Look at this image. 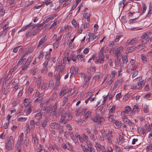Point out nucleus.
Wrapping results in <instances>:
<instances>
[{
  "mask_svg": "<svg viewBox=\"0 0 152 152\" xmlns=\"http://www.w3.org/2000/svg\"><path fill=\"white\" fill-rule=\"evenodd\" d=\"M72 114L70 113H65L61 115V116L59 121V124H66L68 121L72 119Z\"/></svg>",
  "mask_w": 152,
  "mask_h": 152,
  "instance_id": "obj_1",
  "label": "nucleus"
},
{
  "mask_svg": "<svg viewBox=\"0 0 152 152\" xmlns=\"http://www.w3.org/2000/svg\"><path fill=\"white\" fill-rule=\"evenodd\" d=\"M6 148L9 150H11L13 148L14 141L13 137L10 136L9 137L5 142Z\"/></svg>",
  "mask_w": 152,
  "mask_h": 152,
  "instance_id": "obj_2",
  "label": "nucleus"
},
{
  "mask_svg": "<svg viewBox=\"0 0 152 152\" xmlns=\"http://www.w3.org/2000/svg\"><path fill=\"white\" fill-rule=\"evenodd\" d=\"M104 49L103 47L101 48L98 55V58L95 61L96 64H103L104 63V56L103 54Z\"/></svg>",
  "mask_w": 152,
  "mask_h": 152,
  "instance_id": "obj_3",
  "label": "nucleus"
},
{
  "mask_svg": "<svg viewBox=\"0 0 152 152\" xmlns=\"http://www.w3.org/2000/svg\"><path fill=\"white\" fill-rule=\"evenodd\" d=\"M92 145L90 146H87L86 148L85 146L83 144H81V147L82 149L83 152H95L96 150L94 148L92 147Z\"/></svg>",
  "mask_w": 152,
  "mask_h": 152,
  "instance_id": "obj_4",
  "label": "nucleus"
},
{
  "mask_svg": "<svg viewBox=\"0 0 152 152\" xmlns=\"http://www.w3.org/2000/svg\"><path fill=\"white\" fill-rule=\"evenodd\" d=\"M142 77H139L133 80L134 81H138L137 84L138 86L139 87L138 88H139L140 89V88H142V86L144 85L145 83L144 81L142 80Z\"/></svg>",
  "mask_w": 152,
  "mask_h": 152,
  "instance_id": "obj_5",
  "label": "nucleus"
},
{
  "mask_svg": "<svg viewBox=\"0 0 152 152\" xmlns=\"http://www.w3.org/2000/svg\"><path fill=\"white\" fill-rule=\"evenodd\" d=\"M65 67L64 64L62 63H60L59 62L58 63L56 67V69L57 71H59L60 73L63 71Z\"/></svg>",
  "mask_w": 152,
  "mask_h": 152,
  "instance_id": "obj_6",
  "label": "nucleus"
},
{
  "mask_svg": "<svg viewBox=\"0 0 152 152\" xmlns=\"http://www.w3.org/2000/svg\"><path fill=\"white\" fill-rule=\"evenodd\" d=\"M124 49V47L122 46H121L118 48L116 51L115 52V55L117 58L122 56V54L121 51H122Z\"/></svg>",
  "mask_w": 152,
  "mask_h": 152,
  "instance_id": "obj_7",
  "label": "nucleus"
},
{
  "mask_svg": "<svg viewBox=\"0 0 152 152\" xmlns=\"http://www.w3.org/2000/svg\"><path fill=\"white\" fill-rule=\"evenodd\" d=\"M131 110V109L129 106H128L125 107L124 110L121 113V116H127Z\"/></svg>",
  "mask_w": 152,
  "mask_h": 152,
  "instance_id": "obj_8",
  "label": "nucleus"
},
{
  "mask_svg": "<svg viewBox=\"0 0 152 152\" xmlns=\"http://www.w3.org/2000/svg\"><path fill=\"white\" fill-rule=\"evenodd\" d=\"M56 15H51L49 16H47L45 17L44 19V22L45 23H47L48 22L52 20L56 17Z\"/></svg>",
  "mask_w": 152,
  "mask_h": 152,
  "instance_id": "obj_9",
  "label": "nucleus"
},
{
  "mask_svg": "<svg viewBox=\"0 0 152 152\" xmlns=\"http://www.w3.org/2000/svg\"><path fill=\"white\" fill-rule=\"evenodd\" d=\"M130 63L131 64V65L130 66V69L132 70H136L137 68L138 65H136L135 64L134 60V59H132Z\"/></svg>",
  "mask_w": 152,
  "mask_h": 152,
  "instance_id": "obj_10",
  "label": "nucleus"
},
{
  "mask_svg": "<svg viewBox=\"0 0 152 152\" xmlns=\"http://www.w3.org/2000/svg\"><path fill=\"white\" fill-rule=\"evenodd\" d=\"M113 132L112 131H108V132L107 133L106 137H107V139L109 143L112 142V138L113 137V135L112 133Z\"/></svg>",
  "mask_w": 152,
  "mask_h": 152,
  "instance_id": "obj_11",
  "label": "nucleus"
},
{
  "mask_svg": "<svg viewBox=\"0 0 152 152\" xmlns=\"http://www.w3.org/2000/svg\"><path fill=\"white\" fill-rule=\"evenodd\" d=\"M124 140V136L123 134L121 132L120 133L119 136L118 138L117 139V142L118 144H119L120 143L123 142Z\"/></svg>",
  "mask_w": 152,
  "mask_h": 152,
  "instance_id": "obj_12",
  "label": "nucleus"
},
{
  "mask_svg": "<svg viewBox=\"0 0 152 152\" xmlns=\"http://www.w3.org/2000/svg\"><path fill=\"white\" fill-rule=\"evenodd\" d=\"M45 37H43L39 41L38 45L37 47L41 48H42L44 46V42H45Z\"/></svg>",
  "mask_w": 152,
  "mask_h": 152,
  "instance_id": "obj_13",
  "label": "nucleus"
},
{
  "mask_svg": "<svg viewBox=\"0 0 152 152\" xmlns=\"http://www.w3.org/2000/svg\"><path fill=\"white\" fill-rule=\"evenodd\" d=\"M96 147L97 150L99 149L100 150H101L102 152H105V149L104 146L102 145L99 144L98 142H95Z\"/></svg>",
  "mask_w": 152,
  "mask_h": 152,
  "instance_id": "obj_14",
  "label": "nucleus"
},
{
  "mask_svg": "<svg viewBox=\"0 0 152 152\" xmlns=\"http://www.w3.org/2000/svg\"><path fill=\"white\" fill-rule=\"evenodd\" d=\"M83 137L84 139V140L87 146H90L91 145H92L91 143L90 142V141L88 140V137L85 134L83 135Z\"/></svg>",
  "mask_w": 152,
  "mask_h": 152,
  "instance_id": "obj_15",
  "label": "nucleus"
},
{
  "mask_svg": "<svg viewBox=\"0 0 152 152\" xmlns=\"http://www.w3.org/2000/svg\"><path fill=\"white\" fill-rule=\"evenodd\" d=\"M141 38L143 39L142 42H147L149 39V37L148 35L146 33H144L143 34V35L142 36Z\"/></svg>",
  "mask_w": 152,
  "mask_h": 152,
  "instance_id": "obj_16",
  "label": "nucleus"
},
{
  "mask_svg": "<svg viewBox=\"0 0 152 152\" xmlns=\"http://www.w3.org/2000/svg\"><path fill=\"white\" fill-rule=\"evenodd\" d=\"M88 36L89 37L88 40V41L89 42L93 41L97 37V36L95 34L91 33H89Z\"/></svg>",
  "mask_w": 152,
  "mask_h": 152,
  "instance_id": "obj_17",
  "label": "nucleus"
},
{
  "mask_svg": "<svg viewBox=\"0 0 152 152\" xmlns=\"http://www.w3.org/2000/svg\"><path fill=\"white\" fill-rule=\"evenodd\" d=\"M122 82V80L121 79L117 80L115 83L114 86L113 88L112 89V91H114L117 88L118 85L121 84Z\"/></svg>",
  "mask_w": 152,
  "mask_h": 152,
  "instance_id": "obj_18",
  "label": "nucleus"
},
{
  "mask_svg": "<svg viewBox=\"0 0 152 152\" xmlns=\"http://www.w3.org/2000/svg\"><path fill=\"white\" fill-rule=\"evenodd\" d=\"M48 121L49 120L48 118L47 117H45L44 120L42 121L41 122L42 126L43 128L45 127L47 125V124Z\"/></svg>",
  "mask_w": 152,
  "mask_h": 152,
  "instance_id": "obj_19",
  "label": "nucleus"
},
{
  "mask_svg": "<svg viewBox=\"0 0 152 152\" xmlns=\"http://www.w3.org/2000/svg\"><path fill=\"white\" fill-rule=\"evenodd\" d=\"M100 132L101 134V136H100V139L101 140L104 141V137H106L107 133H106L105 131L104 130H101Z\"/></svg>",
  "mask_w": 152,
  "mask_h": 152,
  "instance_id": "obj_20",
  "label": "nucleus"
},
{
  "mask_svg": "<svg viewBox=\"0 0 152 152\" xmlns=\"http://www.w3.org/2000/svg\"><path fill=\"white\" fill-rule=\"evenodd\" d=\"M79 68L77 67H75L74 66L72 67L70 70V72L72 74H76L78 71Z\"/></svg>",
  "mask_w": 152,
  "mask_h": 152,
  "instance_id": "obj_21",
  "label": "nucleus"
},
{
  "mask_svg": "<svg viewBox=\"0 0 152 152\" xmlns=\"http://www.w3.org/2000/svg\"><path fill=\"white\" fill-rule=\"evenodd\" d=\"M99 115L100 114L99 113H96L93 115L92 117L91 118V120L94 122H96L99 117Z\"/></svg>",
  "mask_w": 152,
  "mask_h": 152,
  "instance_id": "obj_22",
  "label": "nucleus"
},
{
  "mask_svg": "<svg viewBox=\"0 0 152 152\" xmlns=\"http://www.w3.org/2000/svg\"><path fill=\"white\" fill-rule=\"evenodd\" d=\"M60 126L56 122H53L50 125V127L52 129H57L59 128Z\"/></svg>",
  "mask_w": 152,
  "mask_h": 152,
  "instance_id": "obj_23",
  "label": "nucleus"
},
{
  "mask_svg": "<svg viewBox=\"0 0 152 152\" xmlns=\"http://www.w3.org/2000/svg\"><path fill=\"white\" fill-rule=\"evenodd\" d=\"M35 48L34 47H32L26 48V52L24 55L25 56L28 54H30L33 51Z\"/></svg>",
  "mask_w": 152,
  "mask_h": 152,
  "instance_id": "obj_24",
  "label": "nucleus"
},
{
  "mask_svg": "<svg viewBox=\"0 0 152 152\" xmlns=\"http://www.w3.org/2000/svg\"><path fill=\"white\" fill-rule=\"evenodd\" d=\"M22 143V142L19 141H18L17 142L16 147L18 152H20L21 151V149L22 148L21 146Z\"/></svg>",
  "mask_w": 152,
  "mask_h": 152,
  "instance_id": "obj_25",
  "label": "nucleus"
},
{
  "mask_svg": "<svg viewBox=\"0 0 152 152\" xmlns=\"http://www.w3.org/2000/svg\"><path fill=\"white\" fill-rule=\"evenodd\" d=\"M67 89V88L66 86H65L63 87L61 90L59 95L61 97L63 96L65 94V91Z\"/></svg>",
  "mask_w": 152,
  "mask_h": 152,
  "instance_id": "obj_26",
  "label": "nucleus"
},
{
  "mask_svg": "<svg viewBox=\"0 0 152 152\" xmlns=\"http://www.w3.org/2000/svg\"><path fill=\"white\" fill-rule=\"evenodd\" d=\"M138 37H135L132 39V40H131L129 42V44L133 45L136 43L138 41Z\"/></svg>",
  "mask_w": 152,
  "mask_h": 152,
  "instance_id": "obj_27",
  "label": "nucleus"
},
{
  "mask_svg": "<svg viewBox=\"0 0 152 152\" xmlns=\"http://www.w3.org/2000/svg\"><path fill=\"white\" fill-rule=\"evenodd\" d=\"M98 119L96 122H97L96 124H101L102 122L104 121H105V119L104 118L100 116H99Z\"/></svg>",
  "mask_w": 152,
  "mask_h": 152,
  "instance_id": "obj_28",
  "label": "nucleus"
},
{
  "mask_svg": "<svg viewBox=\"0 0 152 152\" xmlns=\"http://www.w3.org/2000/svg\"><path fill=\"white\" fill-rule=\"evenodd\" d=\"M136 47L134 46L128 48L126 50L125 53L126 54H127L129 53L132 52L135 49Z\"/></svg>",
  "mask_w": 152,
  "mask_h": 152,
  "instance_id": "obj_29",
  "label": "nucleus"
},
{
  "mask_svg": "<svg viewBox=\"0 0 152 152\" xmlns=\"http://www.w3.org/2000/svg\"><path fill=\"white\" fill-rule=\"evenodd\" d=\"M26 107L27 110L26 112V115H28L31 113L32 108L31 105H28L27 106H26Z\"/></svg>",
  "mask_w": 152,
  "mask_h": 152,
  "instance_id": "obj_30",
  "label": "nucleus"
},
{
  "mask_svg": "<svg viewBox=\"0 0 152 152\" xmlns=\"http://www.w3.org/2000/svg\"><path fill=\"white\" fill-rule=\"evenodd\" d=\"M32 23H31L29 24H28V25H27L26 26H25L22 27L20 30V31H25L26 30L27 28H28L29 27L31 26H32Z\"/></svg>",
  "mask_w": 152,
  "mask_h": 152,
  "instance_id": "obj_31",
  "label": "nucleus"
},
{
  "mask_svg": "<svg viewBox=\"0 0 152 152\" xmlns=\"http://www.w3.org/2000/svg\"><path fill=\"white\" fill-rule=\"evenodd\" d=\"M54 86V81L52 79L50 80L48 82V88L49 89H52Z\"/></svg>",
  "mask_w": 152,
  "mask_h": 152,
  "instance_id": "obj_32",
  "label": "nucleus"
},
{
  "mask_svg": "<svg viewBox=\"0 0 152 152\" xmlns=\"http://www.w3.org/2000/svg\"><path fill=\"white\" fill-rule=\"evenodd\" d=\"M83 17L84 18H87V21L88 22L89 21L90 19V14L88 13H85L83 14Z\"/></svg>",
  "mask_w": 152,
  "mask_h": 152,
  "instance_id": "obj_33",
  "label": "nucleus"
},
{
  "mask_svg": "<svg viewBox=\"0 0 152 152\" xmlns=\"http://www.w3.org/2000/svg\"><path fill=\"white\" fill-rule=\"evenodd\" d=\"M128 3V2H125V0H123L122 1H121L119 3V6L121 7L124 8L125 6Z\"/></svg>",
  "mask_w": 152,
  "mask_h": 152,
  "instance_id": "obj_34",
  "label": "nucleus"
},
{
  "mask_svg": "<svg viewBox=\"0 0 152 152\" xmlns=\"http://www.w3.org/2000/svg\"><path fill=\"white\" fill-rule=\"evenodd\" d=\"M75 137L76 138H78L80 141L82 143H83L85 141L83 137H81L80 135L78 134H76Z\"/></svg>",
  "mask_w": 152,
  "mask_h": 152,
  "instance_id": "obj_35",
  "label": "nucleus"
},
{
  "mask_svg": "<svg viewBox=\"0 0 152 152\" xmlns=\"http://www.w3.org/2000/svg\"><path fill=\"white\" fill-rule=\"evenodd\" d=\"M115 105H113L112 107L109 110V115H111L115 111Z\"/></svg>",
  "mask_w": 152,
  "mask_h": 152,
  "instance_id": "obj_36",
  "label": "nucleus"
},
{
  "mask_svg": "<svg viewBox=\"0 0 152 152\" xmlns=\"http://www.w3.org/2000/svg\"><path fill=\"white\" fill-rule=\"evenodd\" d=\"M122 120L125 123H128L130 121L126 117V116H122Z\"/></svg>",
  "mask_w": 152,
  "mask_h": 152,
  "instance_id": "obj_37",
  "label": "nucleus"
},
{
  "mask_svg": "<svg viewBox=\"0 0 152 152\" xmlns=\"http://www.w3.org/2000/svg\"><path fill=\"white\" fill-rule=\"evenodd\" d=\"M70 55L71 60L74 62H75L77 59V56H75L73 53H71Z\"/></svg>",
  "mask_w": 152,
  "mask_h": 152,
  "instance_id": "obj_38",
  "label": "nucleus"
},
{
  "mask_svg": "<svg viewBox=\"0 0 152 152\" xmlns=\"http://www.w3.org/2000/svg\"><path fill=\"white\" fill-rule=\"evenodd\" d=\"M42 116V114L41 113H38L35 115V118L36 119L39 120Z\"/></svg>",
  "mask_w": 152,
  "mask_h": 152,
  "instance_id": "obj_39",
  "label": "nucleus"
},
{
  "mask_svg": "<svg viewBox=\"0 0 152 152\" xmlns=\"http://www.w3.org/2000/svg\"><path fill=\"white\" fill-rule=\"evenodd\" d=\"M30 102V99L28 98H26L24 99V105L26 106H27L28 105H30L29 104V103Z\"/></svg>",
  "mask_w": 152,
  "mask_h": 152,
  "instance_id": "obj_40",
  "label": "nucleus"
},
{
  "mask_svg": "<svg viewBox=\"0 0 152 152\" xmlns=\"http://www.w3.org/2000/svg\"><path fill=\"white\" fill-rule=\"evenodd\" d=\"M44 52L42 51H40L39 52V53L38 55V58L40 60L42 59L44 56Z\"/></svg>",
  "mask_w": 152,
  "mask_h": 152,
  "instance_id": "obj_41",
  "label": "nucleus"
},
{
  "mask_svg": "<svg viewBox=\"0 0 152 152\" xmlns=\"http://www.w3.org/2000/svg\"><path fill=\"white\" fill-rule=\"evenodd\" d=\"M27 118L26 117H20L19 116L17 117V121H24L27 120Z\"/></svg>",
  "mask_w": 152,
  "mask_h": 152,
  "instance_id": "obj_42",
  "label": "nucleus"
},
{
  "mask_svg": "<svg viewBox=\"0 0 152 152\" xmlns=\"http://www.w3.org/2000/svg\"><path fill=\"white\" fill-rule=\"evenodd\" d=\"M42 79V77H40L38 78L37 81V87L38 88H39L40 87Z\"/></svg>",
  "mask_w": 152,
  "mask_h": 152,
  "instance_id": "obj_43",
  "label": "nucleus"
},
{
  "mask_svg": "<svg viewBox=\"0 0 152 152\" xmlns=\"http://www.w3.org/2000/svg\"><path fill=\"white\" fill-rule=\"evenodd\" d=\"M137 130L138 132H140L141 133L144 134H145L146 130L142 128H138Z\"/></svg>",
  "mask_w": 152,
  "mask_h": 152,
  "instance_id": "obj_44",
  "label": "nucleus"
},
{
  "mask_svg": "<svg viewBox=\"0 0 152 152\" xmlns=\"http://www.w3.org/2000/svg\"><path fill=\"white\" fill-rule=\"evenodd\" d=\"M2 90L3 92V94L4 95H6L9 92V88L7 87L6 89L4 88H2Z\"/></svg>",
  "mask_w": 152,
  "mask_h": 152,
  "instance_id": "obj_45",
  "label": "nucleus"
},
{
  "mask_svg": "<svg viewBox=\"0 0 152 152\" xmlns=\"http://www.w3.org/2000/svg\"><path fill=\"white\" fill-rule=\"evenodd\" d=\"M72 24L76 28H78L79 27L78 24L77 23L75 20L73 19L71 22Z\"/></svg>",
  "mask_w": 152,
  "mask_h": 152,
  "instance_id": "obj_46",
  "label": "nucleus"
},
{
  "mask_svg": "<svg viewBox=\"0 0 152 152\" xmlns=\"http://www.w3.org/2000/svg\"><path fill=\"white\" fill-rule=\"evenodd\" d=\"M83 78L85 81H88L91 78V76L86 75L85 74H83Z\"/></svg>",
  "mask_w": 152,
  "mask_h": 152,
  "instance_id": "obj_47",
  "label": "nucleus"
},
{
  "mask_svg": "<svg viewBox=\"0 0 152 152\" xmlns=\"http://www.w3.org/2000/svg\"><path fill=\"white\" fill-rule=\"evenodd\" d=\"M35 123L34 120H31L30 121V125L31 129H33L34 128Z\"/></svg>",
  "mask_w": 152,
  "mask_h": 152,
  "instance_id": "obj_48",
  "label": "nucleus"
},
{
  "mask_svg": "<svg viewBox=\"0 0 152 152\" xmlns=\"http://www.w3.org/2000/svg\"><path fill=\"white\" fill-rule=\"evenodd\" d=\"M114 123H115L116 126L118 127H120L122 125L121 123L117 120H115Z\"/></svg>",
  "mask_w": 152,
  "mask_h": 152,
  "instance_id": "obj_49",
  "label": "nucleus"
},
{
  "mask_svg": "<svg viewBox=\"0 0 152 152\" xmlns=\"http://www.w3.org/2000/svg\"><path fill=\"white\" fill-rule=\"evenodd\" d=\"M56 145H53L51 144L49 145V146L48 147V149L50 151L53 150L55 149V148H56Z\"/></svg>",
  "mask_w": 152,
  "mask_h": 152,
  "instance_id": "obj_50",
  "label": "nucleus"
},
{
  "mask_svg": "<svg viewBox=\"0 0 152 152\" xmlns=\"http://www.w3.org/2000/svg\"><path fill=\"white\" fill-rule=\"evenodd\" d=\"M5 13L4 10L3 9L1 6H0V16L4 15Z\"/></svg>",
  "mask_w": 152,
  "mask_h": 152,
  "instance_id": "obj_51",
  "label": "nucleus"
},
{
  "mask_svg": "<svg viewBox=\"0 0 152 152\" xmlns=\"http://www.w3.org/2000/svg\"><path fill=\"white\" fill-rule=\"evenodd\" d=\"M25 131L26 133H28L30 132V129L29 127V124L28 123H27L25 127Z\"/></svg>",
  "mask_w": 152,
  "mask_h": 152,
  "instance_id": "obj_52",
  "label": "nucleus"
},
{
  "mask_svg": "<svg viewBox=\"0 0 152 152\" xmlns=\"http://www.w3.org/2000/svg\"><path fill=\"white\" fill-rule=\"evenodd\" d=\"M108 120L109 121L111 122H114V121L115 120H114V117L113 116L111 115H110L108 117Z\"/></svg>",
  "mask_w": 152,
  "mask_h": 152,
  "instance_id": "obj_53",
  "label": "nucleus"
},
{
  "mask_svg": "<svg viewBox=\"0 0 152 152\" xmlns=\"http://www.w3.org/2000/svg\"><path fill=\"white\" fill-rule=\"evenodd\" d=\"M94 98H92L91 97H89L88 99H86L85 101V102L86 103V104H87L88 102L89 101H90V102L93 101L94 100Z\"/></svg>",
  "mask_w": 152,
  "mask_h": 152,
  "instance_id": "obj_54",
  "label": "nucleus"
},
{
  "mask_svg": "<svg viewBox=\"0 0 152 152\" xmlns=\"http://www.w3.org/2000/svg\"><path fill=\"white\" fill-rule=\"evenodd\" d=\"M73 0H66L65 3L63 4V6H65L71 4L73 1Z\"/></svg>",
  "mask_w": 152,
  "mask_h": 152,
  "instance_id": "obj_55",
  "label": "nucleus"
},
{
  "mask_svg": "<svg viewBox=\"0 0 152 152\" xmlns=\"http://www.w3.org/2000/svg\"><path fill=\"white\" fill-rule=\"evenodd\" d=\"M50 53H47L45 56V61H49L50 60Z\"/></svg>",
  "mask_w": 152,
  "mask_h": 152,
  "instance_id": "obj_56",
  "label": "nucleus"
},
{
  "mask_svg": "<svg viewBox=\"0 0 152 152\" xmlns=\"http://www.w3.org/2000/svg\"><path fill=\"white\" fill-rule=\"evenodd\" d=\"M91 112L90 111H88L85 112V117L86 118L90 117L91 115Z\"/></svg>",
  "mask_w": 152,
  "mask_h": 152,
  "instance_id": "obj_57",
  "label": "nucleus"
},
{
  "mask_svg": "<svg viewBox=\"0 0 152 152\" xmlns=\"http://www.w3.org/2000/svg\"><path fill=\"white\" fill-rule=\"evenodd\" d=\"M97 110L101 112V113H104V110L103 109V106L102 105L99 106Z\"/></svg>",
  "mask_w": 152,
  "mask_h": 152,
  "instance_id": "obj_58",
  "label": "nucleus"
},
{
  "mask_svg": "<svg viewBox=\"0 0 152 152\" xmlns=\"http://www.w3.org/2000/svg\"><path fill=\"white\" fill-rule=\"evenodd\" d=\"M23 136V133H20L19 135V139L18 141L20 142H22L23 139L22 138Z\"/></svg>",
  "mask_w": 152,
  "mask_h": 152,
  "instance_id": "obj_59",
  "label": "nucleus"
},
{
  "mask_svg": "<svg viewBox=\"0 0 152 152\" xmlns=\"http://www.w3.org/2000/svg\"><path fill=\"white\" fill-rule=\"evenodd\" d=\"M151 14H152V8L151 7H149L148 13L146 16V18L149 17Z\"/></svg>",
  "mask_w": 152,
  "mask_h": 152,
  "instance_id": "obj_60",
  "label": "nucleus"
},
{
  "mask_svg": "<svg viewBox=\"0 0 152 152\" xmlns=\"http://www.w3.org/2000/svg\"><path fill=\"white\" fill-rule=\"evenodd\" d=\"M47 86V83H42V85L41 86V89L42 90H43L45 89Z\"/></svg>",
  "mask_w": 152,
  "mask_h": 152,
  "instance_id": "obj_61",
  "label": "nucleus"
},
{
  "mask_svg": "<svg viewBox=\"0 0 152 152\" xmlns=\"http://www.w3.org/2000/svg\"><path fill=\"white\" fill-rule=\"evenodd\" d=\"M48 72V68L45 67H43L41 70V73L45 74Z\"/></svg>",
  "mask_w": 152,
  "mask_h": 152,
  "instance_id": "obj_62",
  "label": "nucleus"
},
{
  "mask_svg": "<svg viewBox=\"0 0 152 152\" xmlns=\"http://www.w3.org/2000/svg\"><path fill=\"white\" fill-rule=\"evenodd\" d=\"M23 143L25 146H27L29 143L28 139V138L26 137L24 140Z\"/></svg>",
  "mask_w": 152,
  "mask_h": 152,
  "instance_id": "obj_63",
  "label": "nucleus"
},
{
  "mask_svg": "<svg viewBox=\"0 0 152 152\" xmlns=\"http://www.w3.org/2000/svg\"><path fill=\"white\" fill-rule=\"evenodd\" d=\"M57 93L56 92L54 93L52 95V97L51 98V99L52 100H54L56 99L57 97Z\"/></svg>",
  "mask_w": 152,
  "mask_h": 152,
  "instance_id": "obj_64",
  "label": "nucleus"
}]
</instances>
